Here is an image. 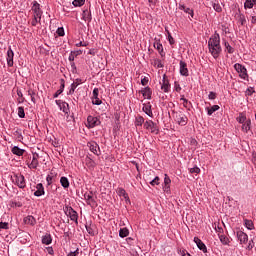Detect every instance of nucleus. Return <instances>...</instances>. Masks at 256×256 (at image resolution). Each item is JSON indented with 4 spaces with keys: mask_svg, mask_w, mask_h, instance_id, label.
<instances>
[{
    "mask_svg": "<svg viewBox=\"0 0 256 256\" xmlns=\"http://www.w3.org/2000/svg\"><path fill=\"white\" fill-rule=\"evenodd\" d=\"M208 49L214 59L221 55V37L219 34H214L208 41Z\"/></svg>",
    "mask_w": 256,
    "mask_h": 256,
    "instance_id": "f257e3e1",
    "label": "nucleus"
},
{
    "mask_svg": "<svg viewBox=\"0 0 256 256\" xmlns=\"http://www.w3.org/2000/svg\"><path fill=\"white\" fill-rule=\"evenodd\" d=\"M64 213L67 215V217H70L71 221H74L76 225L79 224V214H77V211L73 209L71 206H65Z\"/></svg>",
    "mask_w": 256,
    "mask_h": 256,
    "instance_id": "f03ea898",
    "label": "nucleus"
},
{
    "mask_svg": "<svg viewBox=\"0 0 256 256\" xmlns=\"http://www.w3.org/2000/svg\"><path fill=\"white\" fill-rule=\"evenodd\" d=\"M144 129H146V131H149L153 135H159V126L157 125V123L153 122V120L145 121Z\"/></svg>",
    "mask_w": 256,
    "mask_h": 256,
    "instance_id": "7ed1b4c3",
    "label": "nucleus"
},
{
    "mask_svg": "<svg viewBox=\"0 0 256 256\" xmlns=\"http://www.w3.org/2000/svg\"><path fill=\"white\" fill-rule=\"evenodd\" d=\"M12 181L14 184L17 185V187H19V189H25L27 187V182H25V176H23L22 174H14V176L12 177Z\"/></svg>",
    "mask_w": 256,
    "mask_h": 256,
    "instance_id": "20e7f679",
    "label": "nucleus"
},
{
    "mask_svg": "<svg viewBox=\"0 0 256 256\" xmlns=\"http://www.w3.org/2000/svg\"><path fill=\"white\" fill-rule=\"evenodd\" d=\"M173 117L176 123L181 125V127H185V125H187L188 119L187 116L183 114V112H173Z\"/></svg>",
    "mask_w": 256,
    "mask_h": 256,
    "instance_id": "39448f33",
    "label": "nucleus"
},
{
    "mask_svg": "<svg viewBox=\"0 0 256 256\" xmlns=\"http://www.w3.org/2000/svg\"><path fill=\"white\" fill-rule=\"evenodd\" d=\"M234 69L237 71V73H239L241 79H247L249 77V75H247V68H245V66L236 63L234 65Z\"/></svg>",
    "mask_w": 256,
    "mask_h": 256,
    "instance_id": "423d86ee",
    "label": "nucleus"
},
{
    "mask_svg": "<svg viewBox=\"0 0 256 256\" xmlns=\"http://www.w3.org/2000/svg\"><path fill=\"white\" fill-rule=\"evenodd\" d=\"M87 127L88 129H93V127H97L99 125H101V120H99V118L95 117V116H88L87 117Z\"/></svg>",
    "mask_w": 256,
    "mask_h": 256,
    "instance_id": "0eeeda50",
    "label": "nucleus"
},
{
    "mask_svg": "<svg viewBox=\"0 0 256 256\" xmlns=\"http://www.w3.org/2000/svg\"><path fill=\"white\" fill-rule=\"evenodd\" d=\"M87 146L89 147V150L91 151V153H93L94 155H97V157L101 155V148L99 147V144H97V142L95 141L88 142Z\"/></svg>",
    "mask_w": 256,
    "mask_h": 256,
    "instance_id": "6e6552de",
    "label": "nucleus"
},
{
    "mask_svg": "<svg viewBox=\"0 0 256 256\" xmlns=\"http://www.w3.org/2000/svg\"><path fill=\"white\" fill-rule=\"evenodd\" d=\"M160 84H161V90L164 93H169V91H171V84L169 83V79H167L166 74L163 75V79H162V82H160Z\"/></svg>",
    "mask_w": 256,
    "mask_h": 256,
    "instance_id": "1a4fd4ad",
    "label": "nucleus"
},
{
    "mask_svg": "<svg viewBox=\"0 0 256 256\" xmlns=\"http://www.w3.org/2000/svg\"><path fill=\"white\" fill-rule=\"evenodd\" d=\"M84 199L86 200L87 205L90 207H97V201L93 198V192L85 193Z\"/></svg>",
    "mask_w": 256,
    "mask_h": 256,
    "instance_id": "9d476101",
    "label": "nucleus"
},
{
    "mask_svg": "<svg viewBox=\"0 0 256 256\" xmlns=\"http://www.w3.org/2000/svg\"><path fill=\"white\" fill-rule=\"evenodd\" d=\"M29 169H37L39 167V154L33 153L31 163H28Z\"/></svg>",
    "mask_w": 256,
    "mask_h": 256,
    "instance_id": "9b49d317",
    "label": "nucleus"
},
{
    "mask_svg": "<svg viewBox=\"0 0 256 256\" xmlns=\"http://www.w3.org/2000/svg\"><path fill=\"white\" fill-rule=\"evenodd\" d=\"M32 11L34 13V17H38L39 21H41V15H43V11H41V6L39 3L34 2L32 6Z\"/></svg>",
    "mask_w": 256,
    "mask_h": 256,
    "instance_id": "f8f14e48",
    "label": "nucleus"
},
{
    "mask_svg": "<svg viewBox=\"0 0 256 256\" xmlns=\"http://www.w3.org/2000/svg\"><path fill=\"white\" fill-rule=\"evenodd\" d=\"M180 75L183 77H189V69L187 68V63L185 61H180Z\"/></svg>",
    "mask_w": 256,
    "mask_h": 256,
    "instance_id": "ddd939ff",
    "label": "nucleus"
},
{
    "mask_svg": "<svg viewBox=\"0 0 256 256\" xmlns=\"http://www.w3.org/2000/svg\"><path fill=\"white\" fill-rule=\"evenodd\" d=\"M13 57H15V53L13 52V49L9 47L6 58L8 67H13Z\"/></svg>",
    "mask_w": 256,
    "mask_h": 256,
    "instance_id": "4468645a",
    "label": "nucleus"
},
{
    "mask_svg": "<svg viewBox=\"0 0 256 256\" xmlns=\"http://www.w3.org/2000/svg\"><path fill=\"white\" fill-rule=\"evenodd\" d=\"M236 235L241 244L247 243V241H249V236H247V234L241 230L237 231Z\"/></svg>",
    "mask_w": 256,
    "mask_h": 256,
    "instance_id": "2eb2a0df",
    "label": "nucleus"
},
{
    "mask_svg": "<svg viewBox=\"0 0 256 256\" xmlns=\"http://www.w3.org/2000/svg\"><path fill=\"white\" fill-rule=\"evenodd\" d=\"M194 243H196L200 251H203V253H207V246L205 245V243H203L201 239H199L198 237H194Z\"/></svg>",
    "mask_w": 256,
    "mask_h": 256,
    "instance_id": "dca6fc26",
    "label": "nucleus"
},
{
    "mask_svg": "<svg viewBox=\"0 0 256 256\" xmlns=\"http://www.w3.org/2000/svg\"><path fill=\"white\" fill-rule=\"evenodd\" d=\"M178 9H180V11H184V13H187L188 15H190V17L193 19V17L195 16L193 9L185 6V4H179Z\"/></svg>",
    "mask_w": 256,
    "mask_h": 256,
    "instance_id": "f3484780",
    "label": "nucleus"
},
{
    "mask_svg": "<svg viewBox=\"0 0 256 256\" xmlns=\"http://www.w3.org/2000/svg\"><path fill=\"white\" fill-rule=\"evenodd\" d=\"M170 185H171V178H169V176L167 174H165L163 189L166 193H169V191H171Z\"/></svg>",
    "mask_w": 256,
    "mask_h": 256,
    "instance_id": "a211bd4d",
    "label": "nucleus"
},
{
    "mask_svg": "<svg viewBox=\"0 0 256 256\" xmlns=\"http://www.w3.org/2000/svg\"><path fill=\"white\" fill-rule=\"evenodd\" d=\"M36 191L34 192L35 197H41V195H45V188L42 183L36 185Z\"/></svg>",
    "mask_w": 256,
    "mask_h": 256,
    "instance_id": "6ab92c4d",
    "label": "nucleus"
},
{
    "mask_svg": "<svg viewBox=\"0 0 256 256\" xmlns=\"http://www.w3.org/2000/svg\"><path fill=\"white\" fill-rule=\"evenodd\" d=\"M63 91H65V79H60V88L53 95L54 99H57V97H59Z\"/></svg>",
    "mask_w": 256,
    "mask_h": 256,
    "instance_id": "aec40b11",
    "label": "nucleus"
},
{
    "mask_svg": "<svg viewBox=\"0 0 256 256\" xmlns=\"http://www.w3.org/2000/svg\"><path fill=\"white\" fill-rule=\"evenodd\" d=\"M79 85H81V79L77 78L72 84H71V88L68 92V95H73V93H75V89H77V87H79Z\"/></svg>",
    "mask_w": 256,
    "mask_h": 256,
    "instance_id": "412c9836",
    "label": "nucleus"
},
{
    "mask_svg": "<svg viewBox=\"0 0 256 256\" xmlns=\"http://www.w3.org/2000/svg\"><path fill=\"white\" fill-rule=\"evenodd\" d=\"M140 93H142L144 99H151V95H153V91H151L149 86L143 88Z\"/></svg>",
    "mask_w": 256,
    "mask_h": 256,
    "instance_id": "4be33fe9",
    "label": "nucleus"
},
{
    "mask_svg": "<svg viewBox=\"0 0 256 256\" xmlns=\"http://www.w3.org/2000/svg\"><path fill=\"white\" fill-rule=\"evenodd\" d=\"M11 151L13 155H17L18 157H23L25 153V149H21L18 146H14Z\"/></svg>",
    "mask_w": 256,
    "mask_h": 256,
    "instance_id": "5701e85b",
    "label": "nucleus"
},
{
    "mask_svg": "<svg viewBox=\"0 0 256 256\" xmlns=\"http://www.w3.org/2000/svg\"><path fill=\"white\" fill-rule=\"evenodd\" d=\"M242 131H244V133H249V131H251V119H248L246 122L242 123Z\"/></svg>",
    "mask_w": 256,
    "mask_h": 256,
    "instance_id": "b1692460",
    "label": "nucleus"
},
{
    "mask_svg": "<svg viewBox=\"0 0 256 256\" xmlns=\"http://www.w3.org/2000/svg\"><path fill=\"white\" fill-rule=\"evenodd\" d=\"M25 225H35L37 223V220H35V217L29 215L24 218Z\"/></svg>",
    "mask_w": 256,
    "mask_h": 256,
    "instance_id": "393cba45",
    "label": "nucleus"
},
{
    "mask_svg": "<svg viewBox=\"0 0 256 256\" xmlns=\"http://www.w3.org/2000/svg\"><path fill=\"white\" fill-rule=\"evenodd\" d=\"M42 243L43 245H51L53 243V238L51 237V234H46L42 237Z\"/></svg>",
    "mask_w": 256,
    "mask_h": 256,
    "instance_id": "a878e982",
    "label": "nucleus"
},
{
    "mask_svg": "<svg viewBox=\"0 0 256 256\" xmlns=\"http://www.w3.org/2000/svg\"><path fill=\"white\" fill-rule=\"evenodd\" d=\"M142 110L144 113H146V115H148V117H153V111H151V105L149 103L144 104Z\"/></svg>",
    "mask_w": 256,
    "mask_h": 256,
    "instance_id": "bb28decb",
    "label": "nucleus"
},
{
    "mask_svg": "<svg viewBox=\"0 0 256 256\" xmlns=\"http://www.w3.org/2000/svg\"><path fill=\"white\" fill-rule=\"evenodd\" d=\"M143 125H145V118H143V116H136L135 126L136 127H142Z\"/></svg>",
    "mask_w": 256,
    "mask_h": 256,
    "instance_id": "cd10ccee",
    "label": "nucleus"
},
{
    "mask_svg": "<svg viewBox=\"0 0 256 256\" xmlns=\"http://www.w3.org/2000/svg\"><path fill=\"white\" fill-rule=\"evenodd\" d=\"M82 19L88 23H91V12H89V10H84L82 13Z\"/></svg>",
    "mask_w": 256,
    "mask_h": 256,
    "instance_id": "c85d7f7f",
    "label": "nucleus"
},
{
    "mask_svg": "<svg viewBox=\"0 0 256 256\" xmlns=\"http://www.w3.org/2000/svg\"><path fill=\"white\" fill-rule=\"evenodd\" d=\"M220 107L219 105H213L211 108L207 107L206 111H207V115L211 116L213 115V113H215V111H219Z\"/></svg>",
    "mask_w": 256,
    "mask_h": 256,
    "instance_id": "c756f323",
    "label": "nucleus"
},
{
    "mask_svg": "<svg viewBox=\"0 0 256 256\" xmlns=\"http://www.w3.org/2000/svg\"><path fill=\"white\" fill-rule=\"evenodd\" d=\"M254 5H256V0H246L244 3V9H253Z\"/></svg>",
    "mask_w": 256,
    "mask_h": 256,
    "instance_id": "7c9ffc66",
    "label": "nucleus"
},
{
    "mask_svg": "<svg viewBox=\"0 0 256 256\" xmlns=\"http://www.w3.org/2000/svg\"><path fill=\"white\" fill-rule=\"evenodd\" d=\"M154 47L157 49V51L160 53L161 57H165V53L163 52V44L159 42L154 43Z\"/></svg>",
    "mask_w": 256,
    "mask_h": 256,
    "instance_id": "2f4dec72",
    "label": "nucleus"
},
{
    "mask_svg": "<svg viewBox=\"0 0 256 256\" xmlns=\"http://www.w3.org/2000/svg\"><path fill=\"white\" fill-rule=\"evenodd\" d=\"M60 183L64 189H69V179H67V177L65 176L61 177Z\"/></svg>",
    "mask_w": 256,
    "mask_h": 256,
    "instance_id": "473e14b6",
    "label": "nucleus"
},
{
    "mask_svg": "<svg viewBox=\"0 0 256 256\" xmlns=\"http://www.w3.org/2000/svg\"><path fill=\"white\" fill-rule=\"evenodd\" d=\"M245 223V227L249 230V231H253V229H255V224H253L252 220H244Z\"/></svg>",
    "mask_w": 256,
    "mask_h": 256,
    "instance_id": "72a5a7b5",
    "label": "nucleus"
},
{
    "mask_svg": "<svg viewBox=\"0 0 256 256\" xmlns=\"http://www.w3.org/2000/svg\"><path fill=\"white\" fill-rule=\"evenodd\" d=\"M129 236V229L127 228H121L119 231V237H121L122 239H125V237Z\"/></svg>",
    "mask_w": 256,
    "mask_h": 256,
    "instance_id": "f704fd0d",
    "label": "nucleus"
},
{
    "mask_svg": "<svg viewBox=\"0 0 256 256\" xmlns=\"http://www.w3.org/2000/svg\"><path fill=\"white\" fill-rule=\"evenodd\" d=\"M180 101H183V107L190 110L191 109V102L185 98V96H182Z\"/></svg>",
    "mask_w": 256,
    "mask_h": 256,
    "instance_id": "c9c22d12",
    "label": "nucleus"
},
{
    "mask_svg": "<svg viewBox=\"0 0 256 256\" xmlns=\"http://www.w3.org/2000/svg\"><path fill=\"white\" fill-rule=\"evenodd\" d=\"M238 121V123L243 124L246 123L247 121V116L245 115V113H240L239 117H237L236 119Z\"/></svg>",
    "mask_w": 256,
    "mask_h": 256,
    "instance_id": "e433bc0d",
    "label": "nucleus"
},
{
    "mask_svg": "<svg viewBox=\"0 0 256 256\" xmlns=\"http://www.w3.org/2000/svg\"><path fill=\"white\" fill-rule=\"evenodd\" d=\"M118 195L120 197H124V199H126V200H129V195L127 194V192L123 188L118 189Z\"/></svg>",
    "mask_w": 256,
    "mask_h": 256,
    "instance_id": "4c0bfd02",
    "label": "nucleus"
},
{
    "mask_svg": "<svg viewBox=\"0 0 256 256\" xmlns=\"http://www.w3.org/2000/svg\"><path fill=\"white\" fill-rule=\"evenodd\" d=\"M72 5L74 7H83V5H85V0H74Z\"/></svg>",
    "mask_w": 256,
    "mask_h": 256,
    "instance_id": "58836bf2",
    "label": "nucleus"
},
{
    "mask_svg": "<svg viewBox=\"0 0 256 256\" xmlns=\"http://www.w3.org/2000/svg\"><path fill=\"white\" fill-rule=\"evenodd\" d=\"M28 95L31 97V101H32V103H37V99H35V95H37L36 93H35V91L34 90H28Z\"/></svg>",
    "mask_w": 256,
    "mask_h": 256,
    "instance_id": "ea45409f",
    "label": "nucleus"
},
{
    "mask_svg": "<svg viewBox=\"0 0 256 256\" xmlns=\"http://www.w3.org/2000/svg\"><path fill=\"white\" fill-rule=\"evenodd\" d=\"M60 111H63V113H69V104L67 102H63L62 107H60Z\"/></svg>",
    "mask_w": 256,
    "mask_h": 256,
    "instance_id": "a19ab883",
    "label": "nucleus"
},
{
    "mask_svg": "<svg viewBox=\"0 0 256 256\" xmlns=\"http://www.w3.org/2000/svg\"><path fill=\"white\" fill-rule=\"evenodd\" d=\"M161 179L159 178V176H156L154 179H152L150 181V185H152V187H155V185H159Z\"/></svg>",
    "mask_w": 256,
    "mask_h": 256,
    "instance_id": "79ce46f5",
    "label": "nucleus"
},
{
    "mask_svg": "<svg viewBox=\"0 0 256 256\" xmlns=\"http://www.w3.org/2000/svg\"><path fill=\"white\" fill-rule=\"evenodd\" d=\"M18 116L20 117V119H25V108L23 107L18 108Z\"/></svg>",
    "mask_w": 256,
    "mask_h": 256,
    "instance_id": "37998d69",
    "label": "nucleus"
},
{
    "mask_svg": "<svg viewBox=\"0 0 256 256\" xmlns=\"http://www.w3.org/2000/svg\"><path fill=\"white\" fill-rule=\"evenodd\" d=\"M224 46L226 48V51H228V53L232 54L235 52V49H233V47H231V45L229 44V42H225Z\"/></svg>",
    "mask_w": 256,
    "mask_h": 256,
    "instance_id": "c03bdc74",
    "label": "nucleus"
},
{
    "mask_svg": "<svg viewBox=\"0 0 256 256\" xmlns=\"http://www.w3.org/2000/svg\"><path fill=\"white\" fill-rule=\"evenodd\" d=\"M219 239L223 245H227L229 243V238H227L225 235H220Z\"/></svg>",
    "mask_w": 256,
    "mask_h": 256,
    "instance_id": "a18cd8bd",
    "label": "nucleus"
},
{
    "mask_svg": "<svg viewBox=\"0 0 256 256\" xmlns=\"http://www.w3.org/2000/svg\"><path fill=\"white\" fill-rule=\"evenodd\" d=\"M213 9L214 11H216L217 13H221L223 11V8H221V4L219 3H214L213 4Z\"/></svg>",
    "mask_w": 256,
    "mask_h": 256,
    "instance_id": "49530a36",
    "label": "nucleus"
},
{
    "mask_svg": "<svg viewBox=\"0 0 256 256\" xmlns=\"http://www.w3.org/2000/svg\"><path fill=\"white\" fill-rule=\"evenodd\" d=\"M86 231L89 235H91L92 237L95 236V230L93 229V226H87L86 225Z\"/></svg>",
    "mask_w": 256,
    "mask_h": 256,
    "instance_id": "de8ad7c7",
    "label": "nucleus"
},
{
    "mask_svg": "<svg viewBox=\"0 0 256 256\" xmlns=\"http://www.w3.org/2000/svg\"><path fill=\"white\" fill-rule=\"evenodd\" d=\"M238 21L241 25H245V23H247V19H245V15L243 14H240Z\"/></svg>",
    "mask_w": 256,
    "mask_h": 256,
    "instance_id": "09e8293b",
    "label": "nucleus"
},
{
    "mask_svg": "<svg viewBox=\"0 0 256 256\" xmlns=\"http://www.w3.org/2000/svg\"><path fill=\"white\" fill-rule=\"evenodd\" d=\"M15 137H17L18 141H21L23 139V135L21 134V130H16L14 132Z\"/></svg>",
    "mask_w": 256,
    "mask_h": 256,
    "instance_id": "8fccbe9b",
    "label": "nucleus"
},
{
    "mask_svg": "<svg viewBox=\"0 0 256 256\" xmlns=\"http://www.w3.org/2000/svg\"><path fill=\"white\" fill-rule=\"evenodd\" d=\"M208 99H210L211 101L217 99V93L210 92L209 95H208Z\"/></svg>",
    "mask_w": 256,
    "mask_h": 256,
    "instance_id": "3c124183",
    "label": "nucleus"
},
{
    "mask_svg": "<svg viewBox=\"0 0 256 256\" xmlns=\"http://www.w3.org/2000/svg\"><path fill=\"white\" fill-rule=\"evenodd\" d=\"M40 22H41V20H39L38 17H34L33 20H32V22H31V25H32L33 27H37V23H40Z\"/></svg>",
    "mask_w": 256,
    "mask_h": 256,
    "instance_id": "603ef678",
    "label": "nucleus"
},
{
    "mask_svg": "<svg viewBox=\"0 0 256 256\" xmlns=\"http://www.w3.org/2000/svg\"><path fill=\"white\" fill-rule=\"evenodd\" d=\"M0 229H9V223L0 222Z\"/></svg>",
    "mask_w": 256,
    "mask_h": 256,
    "instance_id": "864d4df0",
    "label": "nucleus"
},
{
    "mask_svg": "<svg viewBox=\"0 0 256 256\" xmlns=\"http://www.w3.org/2000/svg\"><path fill=\"white\" fill-rule=\"evenodd\" d=\"M46 181L48 185H53V176L52 175H48L46 177Z\"/></svg>",
    "mask_w": 256,
    "mask_h": 256,
    "instance_id": "5fc2aeb1",
    "label": "nucleus"
},
{
    "mask_svg": "<svg viewBox=\"0 0 256 256\" xmlns=\"http://www.w3.org/2000/svg\"><path fill=\"white\" fill-rule=\"evenodd\" d=\"M79 255V248H77L75 251H71L67 254V256H77Z\"/></svg>",
    "mask_w": 256,
    "mask_h": 256,
    "instance_id": "6e6d98bb",
    "label": "nucleus"
},
{
    "mask_svg": "<svg viewBox=\"0 0 256 256\" xmlns=\"http://www.w3.org/2000/svg\"><path fill=\"white\" fill-rule=\"evenodd\" d=\"M99 98V88H94L93 90V99Z\"/></svg>",
    "mask_w": 256,
    "mask_h": 256,
    "instance_id": "4d7b16f0",
    "label": "nucleus"
},
{
    "mask_svg": "<svg viewBox=\"0 0 256 256\" xmlns=\"http://www.w3.org/2000/svg\"><path fill=\"white\" fill-rule=\"evenodd\" d=\"M190 173H201V169L199 167H193L190 169Z\"/></svg>",
    "mask_w": 256,
    "mask_h": 256,
    "instance_id": "13d9d810",
    "label": "nucleus"
},
{
    "mask_svg": "<svg viewBox=\"0 0 256 256\" xmlns=\"http://www.w3.org/2000/svg\"><path fill=\"white\" fill-rule=\"evenodd\" d=\"M57 34L59 35V37H63V35H65V30L63 28H58Z\"/></svg>",
    "mask_w": 256,
    "mask_h": 256,
    "instance_id": "bf43d9fd",
    "label": "nucleus"
},
{
    "mask_svg": "<svg viewBox=\"0 0 256 256\" xmlns=\"http://www.w3.org/2000/svg\"><path fill=\"white\" fill-rule=\"evenodd\" d=\"M168 41L170 45H175V39H173V36H171L170 33H168Z\"/></svg>",
    "mask_w": 256,
    "mask_h": 256,
    "instance_id": "052dcab7",
    "label": "nucleus"
},
{
    "mask_svg": "<svg viewBox=\"0 0 256 256\" xmlns=\"http://www.w3.org/2000/svg\"><path fill=\"white\" fill-rule=\"evenodd\" d=\"M92 103H93V105H101V103H103V101H101V99H99V98H94Z\"/></svg>",
    "mask_w": 256,
    "mask_h": 256,
    "instance_id": "680f3d73",
    "label": "nucleus"
},
{
    "mask_svg": "<svg viewBox=\"0 0 256 256\" xmlns=\"http://www.w3.org/2000/svg\"><path fill=\"white\" fill-rule=\"evenodd\" d=\"M75 57H76L75 54L73 53V51H71L69 58H68L70 63L75 61Z\"/></svg>",
    "mask_w": 256,
    "mask_h": 256,
    "instance_id": "e2e57ef3",
    "label": "nucleus"
},
{
    "mask_svg": "<svg viewBox=\"0 0 256 256\" xmlns=\"http://www.w3.org/2000/svg\"><path fill=\"white\" fill-rule=\"evenodd\" d=\"M246 93H247V95L251 96V95H253V93H255V90L253 89V87H250L247 89Z\"/></svg>",
    "mask_w": 256,
    "mask_h": 256,
    "instance_id": "0e129e2a",
    "label": "nucleus"
},
{
    "mask_svg": "<svg viewBox=\"0 0 256 256\" xmlns=\"http://www.w3.org/2000/svg\"><path fill=\"white\" fill-rule=\"evenodd\" d=\"M150 7L153 6L155 7L157 5V3L159 2V0H148Z\"/></svg>",
    "mask_w": 256,
    "mask_h": 256,
    "instance_id": "69168bd1",
    "label": "nucleus"
},
{
    "mask_svg": "<svg viewBox=\"0 0 256 256\" xmlns=\"http://www.w3.org/2000/svg\"><path fill=\"white\" fill-rule=\"evenodd\" d=\"M147 83H149V78H143L141 80V85H143L144 87L147 85Z\"/></svg>",
    "mask_w": 256,
    "mask_h": 256,
    "instance_id": "338daca9",
    "label": "nucleus"
},
{
    "mask_svg": "<svg viewBox=\"0 0 256 256\" xmlns=\"http://www.w3.org/2000/svg\"><path fill=\"white\" fill-rule=\"evenodd\" d=\"M155 65H157L158 69H161L163 67V63L161 62V60H157Z\"/></svg>",
    "mask_w": 256,
    "mask_h": 256,
    "instance_id": "774afa93",
    "label": "nucleus"
}]
</instances>
